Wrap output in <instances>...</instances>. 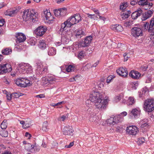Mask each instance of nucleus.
<instances>
[{"instance_id": "680f3d73", "label": "nucleus", "mask_w": 154, "mask_h": 154, "mask_svg": "<svg viewBox=\"0 0 154 154\" xmlns=\"http://www.w3.org/2000/svg\"><path fill=\"white\" fill-rule=\"evenodd\" d=\"M145 140L144 137H140L139 138V142L140 143H144Z\"/></svg>"}, {"instance_id": "774afa93", "label": "nucleus", "mask_w": 154, "mask_h": 154, "mask_svg": "<svg viewBox=\"0 0 154 154\" xmlns=\"http://www.w3.org/2000/svg\"><path fill=\"white\" fill-rule=\"evenodd\" d=\"M74 144L73 142H71L70 143L69 145H66L65 147L66 148H70L72 147Z\"/></svg>"}, {"instance_id": "c85d7f7f", "label": "nucleus", "mask_w": 154, "mask_h": 154, "mask_svg": "<svg viewBox=\"0 0 154 154\" xmlns=\"http://www.w3.org/2000/svg\"><path fill=\"white\" fill-rule=\"evenodd\" d=\"M128 6V4L127 2H123L121 3L120 6V9L122 11L125 10L127 11V9L125 10Z\"/></svg>"}, {"instance_id": "e2e57ef3", "label": "nucleus", "mask_w": 154, "mask_h": 154, "mask_svg": "<svg viewBox=\"0 0 154 154\" xmlns=\"http://www.w3.org/2000/svg\"><path fill=\"white\" fill-rule=\"evenodd\" d=\"M123 56L124 58V61H126L128 59V57H130L129 55L127 54L126 53L124 54Z\"/></svg>"}, {"instance_id": "09e8293b", "label": "nucleus", "mask_w": 154, "mask_h": 154, "mask_svg": "<svg viewBox=\"0 0 154 154\" xmlns=\"http://www.w3.org/2000/svg\"><path fill=\"white\" fill-rule=\"evenodd\" d=\"M65 102L64 101H63L60 102H58L56 103H51L50 104V105L52 106H56L62 104H64L65 103Z\"/></svg>"}, {"instance_id": "4be33fe9", "label": "nucleus", "mask_w": 154, "mask_h": 154, "mask_svg": "<svg viewBox=\"0 0 154 154\" xmlns=\"http://www.w3.org/2000/svg\"><path fill=\"white\" fill-rule=\"evenodd\" d=\"M18 12L17 10H8L5 11L4 14L5 15L13 16L15 14H16Z\"/></svg>"}, {"instance_id": "39448f33", "label": "nucleus", "mask_w": 154, "mask_h": 154, "mask_svg": "<svg viewBox=\"0 0 154 154\" xmlns=\"http://www.w3.org/2000/svg\"><path fill=\"white\" fill-rule=\"evenodd\" d=\"M19 69L23 74L31 73L32 70V66L28 63L22 64L20 65Z\"/></svg>"}, {"instance_id": "ddd939ff", "label": "nucleus", "mask_w": 154, "mask_h": 154, "mask_svg": "<svg viewBox=\"0 0 154 154\" xmlns=\"http://www.w3.org/2000/svg\"><path fill=\"white\" fill-rule=\"evenodd\" d=\"M45 17L49 23H52L54 21V17L51 15V13L49 10H46L44 12Z\"/></svg>"}, {"instance_id": "9b49d317", "label": "nucleus", "mask_w": 154, "mask_h": 154, "mask_svg": "<svg viewBox=\"0 0 154 154\" xmlns=\"http://www.w3.org/2000/svg\"><path fill=\"white\" fill-rule=\"evenodd\" d=\"M47 30L46 27L43 26L38 27L34 30V33L38 36H41L43 35Z\"/></svg>"}, {"instance_id": "0eeeda50", "label": "nucleus", "mask_w": 154, "mask_h": 154, "mask_svg": "<svg viewBox=\"0 0 154 154\" xmlns=\"http://www.w3.org/2000/svg\"><path fill=\"white\" fill-rule=\"evenodd\" d=\"M140 113V110L138 108L133 109L130 111L128 115L130 118L136 119L139 117Z\"/></svg>"}, {"instance_id": "a19ab883", "label": "nucleus", "mask_w": 154, "mask_h": 154, "mask_svg": "<svg viewBox=\"0 0 154 154\" xmlns=\"http://www.w3.org/2000/svg\"><path fill=\"white\" fill-rule=\"evenodd\" d=\"M74 67L71 65H69L66 68V71L68 72H69L72 71H74Z\"/></svg>"}, {"instance_id": "7c9ffc66", "label": "nucleus", "mask_w": 154, "mask_h": 154, "mask_svg": "<svg viewBox=\"0 0 154 154\" xmlns=\"http://www.w3.org/2000/svg\"><path fill=\"white\" fill-rule=\"evenodd\" d=\"M153 6V4L152 3H146L143 7L144 9L148 10L150 9Z\"/></svg>"}, {"instance_id": "c03bdc74", "label": "nucleus", "mask_w": 154, "mask_h": 154, "mask_svg": "<svg viewBox=\"0 0 154 154\" xmlns=\"http://www.w3.org/2000/svg\"><path fill=\"white\" fill-rule=\"evenodd\" d=\"M85 54L83 51H81L79 53L78 57L79 59L83 58L85 56Z\"/></svg>"}, {"instance_id": "a18cd8bd", "label": "nucleus", "mask_w": 154, "mask_h": 154, "mask_svg": "<svg viewBox=\"0 0 154 154\" xmlns=\"http://www.w3.org/2000/svg\"><path fill=\"white\" fill-rule=\"evenodd\" d=\"M146 3H147L146 0H139L138 1V4L140 5L143 6Z\"/></svg>"}, {"instance_id": "4d7b16f0", "label": "nucleus", "mask_w": 154, "mask_h": 154, "mask_svg": "<svg viewBox=\"0 0 154 154\" xmlns=\"http://www.w3.org/2000/svg\"><path fill=\"white\" fill-rule=\"evenodd\" d=\"M154 25V18H152L150 21L149 28H152Z\"/></svg>"}, {"instance_id": "338daca9", "label": "nucleus", "mask_w": 154, "mask_h": 154, "mask_svg": "<svg viewBox=\"0 0 154 154\" xmlns=\"http://www.w3.org/2000/svg\"><path fill=\"white\" fill-rule=\"evenodd\" d=\"M6 97L7 98V99L8 100H10L12 97V94H7L6 95Z\"/></svg>"}, {"instance_id": "3c124183", "label": "nucleus", "mask_w": 154, "mask_h": 154, "mask_svg": "<svg viewBox=\"0 0 154 154\" xmlns=\"http://www.w3.org/2000/svg\"><path fill=\"white\" fill-rule=\"evenodd\" d=\"M142 123L141 122H139V125H140V127L141 128H144L145 127H147L148 126L147 122L143 123Z\"/></svg>"}, {"instance_id": "052dcab7", "label": "nucleus", "mask_w": 154, "mask_h": 154, "mask_svg": "<svg viewBox=\"0 0 154 154\" xmlns=\"http://www.w3.org/2000/svg\"><path fill=\"white\" fill-rule=\"evenodd\" d=\"M87 15H88V17L91 19H93L94 20H95V18L94 17L95 16V15L94 14H87Z\"/></svg>"}, {"instance_id": "49530a36", "label": "nucleus", "mask_w": 154, "mask_h": 154, "mask_svg": "<svg viewBox=\"0 0 154 154\" xmlns=\"http://www.w3.org/2000/svg\"><path fill=\"white\" fill-rule=\"evenodd\" d=\"M25 78H21V82L20 87H26V84L25 82Z\"/></svg>"}, {"instance_id": "bf43d9fd", "label": "nucleus", "mask_w": 154, "mask_h": 154, "mask_svg": "<svg viewBox=\"0 0 154 154\" xmlns=\"http://www.w3.org/2000/svg\"><path fill=\"white\" fill-rule=\"evenodd\" d=\"M144 26L145 28V29L146 30H147L149 32V25L148 23L146 22L144 24Z\"/></svg>"}, {"instance_id": "f3484780", "label": "nucleus", "mask_w": 154, "mask_h": 154, "mask_svg": "<svg viewBox=\"0 0 154 154\" xmlns=\"http://www.w3.org/2000/svg\"><path fill=\"white\" fill-rule=\"evenodd\" d=\"M111 29L115 31L122 32L123 30V28L122 26L119 24H115L111 25L110 26Z\"/></svg>"}, {"instance_id": "423d86ee", "label": "nucleus", "mask_w": 154, "mask_h": 154, "mask_svg": "<svg viewBox=\"0 0 154 154\" xmlns=\"http://www.w3.org/2000/svg\"><path fill=\"white\" fill-rule=\"evenodd\" d=\"M12 70L11 65L8 64H2L0 65V75L3 74Z\"/></svg>"}, {"instance_id": "a878e982", "label": "nucleus", "mask_w": 154, "mask_h": 154, "mask_svg": "<svg viewBox=\"0 0 154 154\" xmlns=\"http://www.w3.org/2000/svg\"><path fill=\"white\" fill-rule=\"evenodd\" d=\"M25 148L28 151L33 152L34 151V147L33 145H31L30 143H27L26 145H25Z\"/></svg>"}, {"instance_id": "bb28decb", "label": "nucleus", "mask_w": 154, "mask_h": 154, "mask_svg": "<svg viewBox=\"0 0 154 154\" xmlns=\"http://www.w3.org/2000/svg\"><path fill=\"white\" fill-rule=\"evenodd\" d=\"M12 52V50L11 49L6 48L2 50V53L3 54L8 55L11 54Z\"/></svg>"}, {"instance_id": "6ab92c4d", "label": "nucleus", "mask_w": 154, "mask_h": 154, "mask_svg": "<svg viewBox=\"0 0 154 154\" xmlns=\"http://www.w3.org/2000/svg\"><path fill=\"white\" fill-rule=\"evenodd\" d=\"M143 11L140 8H139L137 11L133 12L131 14V17L133 19H136L140 16Z\"/></svg>"}, {"instance_id": "1a4fd4ad", "label": "nucleus", "mask_w": 154, "mask_h": 154, "mask_svg": "<svg viewBox=\"0 0 154 154\" xmlns=\"http://www.w3.org/2000/svg\"><path fill=\"white\" fill-rule=\"evenodd\" d=\"M126 131L129 134L135 135L138 133L139 130L136 126H132L127 127Z\"/></svg>"}, {"instance_id": "4c0bfd02", "label": "nucleus", "mask_w": 154, "mask_h": 154, "mask_svg": "<svg viewBox=\"0 0 154 154\" xmlns=\"http://www.w3.org/2000/svg\"><path fill=\"white\" fill-rule=\"evenodd\" d=\"M60 16H64L66 12V9L65 8H60Z\"/></svg>"}, {"instance_id": "aec40b11", "label": "nucleus", "mask_w": 154, "mask_h": 154, "mask_svg": "<svg viewBox=\"0 0 154 154\" xmlns=\"http://www.w3.org/2000/svg\"><path fill=\"white\" fill-rule=\"evenodd\" d=\"M68 25L71 27L72 25L76 24L74 15L71 16L66 20Z\"/></svg>"}, {"instance_id": "473e14b6", "label": "nucleus", "mask_w": 154, "mask_h": 154, "mask_svg": "<svg viewBox=\"0 0 154 154\" xmlns=\"http://www.w3.org/2000/svg\"><path fill=\"white\" fill-rule=\"evenodd\" d=\"M114 119L115 124L121 122L122 120V118L121 117L120 115L115 116Z\"/></svg>"}, {"instance_id": "6e6d98bb", "label": "nucleus", "mask_w": 154, "mask_h": 154, "mask_svg": "<svg viewBox=\"0 0 154 154\" xmlns=\"http://www.w3.org/2000/svg\"><path fill=\"white\" fill-rule=\"evenodd\" d=\"M25 83L26 84V87L28 86H30L31 85V84L30 83V81L25 78Z\"/></svg>"}, {"instance_id": "603ef678", "label": "nucleus", "mask_w": 154, "mask_h": 154, "mask_svg": "<svg viewBox=\"0 0 154 154\" xmlns=\"http://www.w3.org/2000/svg\"><path fill=\"white\" fill-rule=\"evenodd\" d=\"M14 82L17 85L19 86L20 87L21 78L17 79L16 80L14 81Z\"/></svg>"}, {"instance_id": "58836bf2", "label": "nucleus", "mask_w": 154, "mask_h": 154, "mask_svg": "<svg viewBox=\"0 0 154 154\" xmlns=\"http://www.w3.org/2000/svg\"><path fill=\"white\" fill-rule=\"evenodd\" d=\"M128 103L129 105H132L135 103V101L133 97H129L128 99Z\"/></svg>"}, {"instance_id": "b1692460", "label": "nucleus", "mask_w": 154, "mask_h": 154, "mask_svg": "<svg viewBox=\"0 0 154 154\" xmlns=\"http://www.w3.org/2000/svg\"><path fill=\"white\" fill-rule=\"evenodd\" d=\"M38 47L41 50H44L47 47L45 41L43 40H40L39 42Z\"/></svg>"}, {"instance_id": "c756f323", "label": "nucleus", "mask_w": 154, "mask_h": 154, "mask_svg": "<svg viewBox=\"0 0 154 154\" xmlns=\"http://www.w3.org/2000/svg\"><path fill=\"white\" fill-rule=\"evenodd\" d=\"M76 23H79L82 21L81 17L79 14H76L74 15Z\"/></svg>"}, {"instance_id": "2eb2a0df", "label": "nucleus", "mask_w": 154, "mask_h": 154, "mask_svg": "<svg viewBox=\"0 0 154 154\" xmlns=\"http://www.w3.org/2000/svg\"><path fill=\"white\" fill-rule=\"evenodd\" d=\"M92 37L91 36H87L84 41L81 42L80 45L82 47H85L89 45L92 40Z\"/></svg>"}, {"instance_id": "20e7f679", "label": "nucleus", "mask_w": 154, "mask_h": 154, "mask_svg": "<svg viewBox=\"0 0 154 154\" xmlns=\"http://www.w3.org/2000/svg\"><path fill=\"white\" fill-rule=\"evenodd\" d=\"M35 65L36 73L37 74L41 75L45 72H48V69L47 66H44L42 62L40 61H37Z\"/></svg>"}, {"instance_id": "e433bc0d", "label": "nucleus", "mask_w": 154, "mask_h": 154, "mask_svg": "<svg viewBox=\"0 0 154 154\" xmlns=\"http://www.w3.org/2000/svg\"><path fill=\"white\" fill-rule=\"evenodd\" d=\"M0 134L3 137H6L8 136V132L5 130H2L0 131Z\"/></svg>"}, {"instance_id": "5fc2aeb1", "label": "nucleus", "mask_w": 154, "mask_h": 154, "mask_svg": "<svg viewBox=\"0 0 154 154\" xmlns=\"http://www.w3.org/2000/svg\"><path fill=\"white\" fill-rule=\"evenodd\" d=\"M54 13L56 16H59L60 15V9L55 10L54 11Z\"/></svg>"}, {"instance_id": "f704fd0d", "label": "nucleus", "mask_w": 154, "mask_h": 154, "mask_svg": "<svg viewBox=\"0 0 154 154\" xmlns=\"http://www.w3.org/2000/svg\"><path fill=\"white\" fill-rule=\"evenodd\" d=\"M31 125L30 120H29L28 121H25L24 125H23V128H29Z\"/></svg>"}, {"instance_id": "393cba45", "label": "nucleus", "mask_w": 154, "mask_h": 154, "mask_svg": "<svg viewBox=\"0 0 154 154\" xmlns=\"http://www.w3.org/2000/svg\"><path fill=\"white\" fill-rule=\"evenodd\" d=\"M48 53L49 56H53L55 55L56 54V51L55 48L53 47H49Z\"/></svg>"}, {"instance_id": "de8ad7c7", "label": "nucleus", "mask_w": 154, "mask_h": 154, "mask_svg": "<svg viewBox=\"0 0 154 154\" xmlns=\"http://www.w3.org/2000/svg\"><path fill=\"white\" fill-rule=\"evenodd\" d=\"M47 76H46L45 77H44L42 78V83L43 85H46L47 84L48 85L49 84L48 82V81H47Z\"/></svg>"}, {"instance_id": "ea45409f", "label": "nucleus", "mask_w": 154, "mask_h": 154, "mask_svg": "<svg viewBox=\"0 0 154 154\" xmlns=\"http://www.w3.org/2000/svg\"><path fill=\"white\" fill-rule=\"evenodd\" d=\"M122 97L121 95H116L114 98V101L116 102H117L120 101L122 98Z\"/></svg>"}, {"instance_id": "9d476101", "label": "nucleus", "mask_w": 154, "mask_h": 154, "mask_svg": "<svg viewBox=\"0 0 154 154\" xmlns=\"http://www.w3.org/2000/svg\"><path fill=\"white\" fill-rule=\"evenodd\" d=\"M74 131L72 126H67L64 127L63 132V134L65 135L72 136Z\"/></svg>"}, {"instance_id": "c9c22d12", "label": "nucleus", "mask_w": 154, "mask_h": 154, "mask_svg": "<svg viewBox=\"0 0 154 154\" xmlns=\"http://www.w3.org/2000/svg\"><path fill=\"white\" fill-rule=\"evenodd\" d=\"M125 11V12L124 13L123 12L122 13H121L120 15L121 17L123 20L128 18L129 16V14H127V13L125 12V11Z\"/></svg>"}, {"instance_id": "72a5a7b5", "label": "nucleus", "mask_w": 154, "mask_h": 154, "mask_svg": "<svg viewBox=\"0 0 154 154\" xmlns=\"http://www.w3.org/2000/svg\"><path fill=\"white\" fill-rule=\"evenodd\" d=\"M114 118L111 117L110 119H108L107 120V123L108 124L110 125H113L115 124Z\"/></svg>"}, {"instance_id": "dca6fc26", "label": "nucleus", "mask_w": 154, "mask_h": 154, "mask_svg": "<svg viewBox=\"0 0 154 154\" xmlns=\"http://www.w3.org/2000/svg\"><path fill=\"white\" fill-rule=\"evenodd\" d=\"M129 75L133 79H138L140 76V74L137 71L132 70L129 72Z\"/></svg>"}, {"instance_id": "79ce46f5", "label": "nucleus", "mask_w": 154, "mask_h": 154, "mask_svg": "<svg viewBox=\"0 0 154 154\" xmlns=\"http://www.w3.org/2000/svg\"><path fill=\"white\" fill-rule=\"evenodd\" d=\"M115 77V76L113 75H111L108 77L107 78L106 82L107 83H109L111 82L113 78Z\"/></svg>"}, {"instance_id": "69168bd1", "label": "nucleus", "mask_w": 154, "mask_h": 154, "mask_svg": "<svg viewBox=\"0 0 154 154\" xmlns=\"http://www.w3.org/2000/svg\"><path fill=\"white\" fill-rule=\"evenodd\" d=\"M12 97L14 98H18L19 96L18 94L16 93H12Z\"/></svg>"}, {"instance_id": "0e129e2a", "label": "nucleus", "mask_w": 154, "mask_h": 154, "mask_svg": "<svg viewBox=\"0 0 154 154\" xmlns=\"http://www.w3.org/2000/svg\"><path fill=\"white\" fill-rule=\"evenodd\" d=\"M149 32L151 33V35H154V28H149Z\"/></svg>"}, {"instance_id": "8fccbe9b", "label": "nucleus", "mask_w": 154, "mask_h": 154, "mask_svg": "<svg viewBox=\"0 0 154 154\" xmlns=\"http://www.w3.org/2000/svg\"><path fill=\"white\" fill-rule=\"evenodd\" d=\"M1 127L2 129H6L7 127V125L6 123L4 122V121L1 124Z\"/></svg>"}, {"instance_id": "4468645a", "label": "nucleus", "mask_w": 154, "mask_h": 154, "mask_svg": "<svg viewBox=\"0 0 154 154\" xmlns=\"http://www.w3.org/2000/svg\"><path fill=\"white\" fill-rule=\"evenodd\" d=\"M116 72L120 76L123 77H125L128 75V72L127 69L122 67L119 68L116 70Z\"/></svg>"}, {"instance_id": "cd10ccee", "label": "nucleus", "mask_w": 154, "mask_h": 154, "mask_svg": "<svg viewBox=\"0 0 154 154\" xmlns=\"http://www.w3.org/2000/svg\"><path fill=\"white\" fill-rule=\"evenodd\" d=\"M47 79L48 82L49 84H51L54 83L56 81V79L53 76L51 75L47 76Z\"/></svg>"}, {"instance_id": "13d9d810", "label": "nucleus", "mask_w": 154, "mask_h": 154, "mask_svg": "<svg viewBox=\"0 0 154 154\" xmlns=\"http://www.w3.org/2000/svg\"><path fill=\"white\" fill-rule=\"evenodd\" d=\"M139 0H131V1L130 3L132 5H134L138 3V1Z\"/></svg>"}, {"instance_id": "f03ea898", "label": "nucleus", "mask_w": 154, "mask_h": 154, "mask_svg": "<svg viewBox=\"0 0 154 154\" xmlns=\"http://www.w3.org/2000/svg\"><path fill=\"white\" fill-rule=\"evenodd\" d=\"M37 13L34 10L28 9L23 11L22 17L23 20L27 22L28 23L31 22L34 23L37 20Z\"/></svg>"}, {"instance_id": "f257e3e1", "label": "nucleus", "mask_w": 154, "mask_h": 154, "mask_svg": "<svg viewBox=\"0 0 154 154\" xmlns=\"http://www.w3.org/2000/svg\"><path fill=\"white\" fill-rule=\"evenodd\" d=\"M90 100L94 103L95 106L97 109L102 110L105 107L107 103L106 100L103 99L102 95L99 92H96L90 94Z\"/></svg>"}, {"instance_id": "6e6552de", "label": "nucleus", "mask_w": 154, "mask_h": 154, "mask_svg": "<svg viewBox=\"0 0 154 154\" xmlns=\"http://www.w3.org/2000/svg\"><path fill=\"white\" fill-rule=\"evenodd\" d=\"M131 31L132 35L136 38L143 35L142 29L140 28L134 27L132 29Z\"/></svg>"}, {"instance_id": "2f4dec72", "label": "nucleus", "mask_w": 154, "mask_h": 154, "mask_svg": "<svg viewBox=\"0 0 154 154\" xmlns=\"http://www.w3.org/2000/svg\"><path fill=\"white\" fill-rule=\"evenodd\" d=\"M48 123L47 122H45L43 123L42 129L43 131L46 132L48 131Z\"/></svg>"}, {"instance_id": "7ed1b4c3", "label": "nucleus", "mask_w": 154, "mask_h": 154, "mask_svg": "<svg viewBox=\"0 0 154 154\" xmlns=\"http://www.w3.org/2000/svg\"><path fill=\"white\" fill-rule=\"evenodd\" d=\"M144 110L148 112H150L154 110V100L147 99L144 103Z\"/></svg>"}, {"instance_id": "412c9836", "label": "nucleus", "mask_w": 154, "mask_h": 154, "mask_svg": "<svg viewBox=\"0 0 154 154\" xmlns=\"http://www.w3.org/2000/svg\"><path fill=\"white\" fill-rule=\"evenodd\" d=\"M75 36L77 38H81L83 35H85V33L82 29H78L75 31Z\"/></svg>"}, {"instance_id": "a211bd4d", "label": "nucleus", "mask_w": 154, "mask_h": 154, "mask_svg": "<svg viewBox=\"0 0 154 154\" xmlns=\"http://www.w3.org/2000/svg\"><path fill=\"white\" fill-rule=\"evenodd\" d=\"M153 13V10L152 9L147 11L143 15L142 20H144L150 17Z\"/></svg>"}, {"instance_id": "864d4df0", "label": "nucleus", "mask_w": 154, "mask_h": 154, "mask_svg": "<svg viewBox=\"0 0 154 154\" xmlns=\"http://www.w3.org/2000/svg\"><path fill=\"white\" fill-rule=\"evenodd\" d=\"M133 22L132 20H129L124 23V26H130L133 24Z\"/></svg>"}, {"instance_id": "f8f14e48", "label": "nucleus", "mask_w": 154, "mask_h": 154, "mask_svg": "<svg viewBox=\"0 0 154 154\" xmlns=\"http://www.w3.org/2000/svg\"><path fill=\"white\" fill-rule=\"evenodd\" d=\"M17 43H20L23 42L26 39V35L22 33H16L15 35Z\"/></svg>"}, {"instance_id": "5701e85b", "label": "nucleus", "mask_w": 154, "mask_h": 154, "mask_svg": "<svg viewBox=\"0 0 154 154\" xmlns=\"http://www.w3.org/2000/svg\"><path fill=\"white\" fill-rule=\"evenodd\" d=\"M61 27L59 31L60 32H62L66 30L67 28L70 27L66 21L61 24Z\"/></svg>"}, {"instance_id": "37998d69", "label": "nucleus", "mask_w": 154, "mask_h": 154, "mask_svg": "<svg viewBox=\"0 0 154 154\" xmlns=\"http://www.w3.org/2000/svg\"><path fill=\"white\" fill-rule=\"evenodd\" d=\"M94 13L96 14L97 15V16H98L99 17V18L100 19L102 20L103 21H104L106 19L104 17H102L100 15V13L98 10H97L96 11H95Z\"/></svg>"}]
</instances>
